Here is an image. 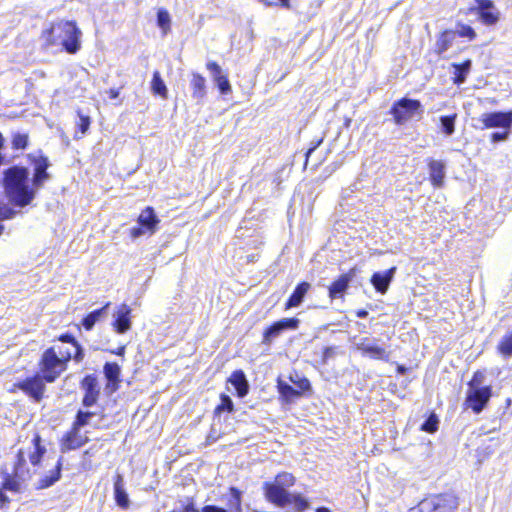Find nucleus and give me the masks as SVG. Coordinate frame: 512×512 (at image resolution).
Here are the masks:
<instances>
[{
	"label": "nucleus",
	"mask_w": 512,
	"mask_h": 512,
	"mask_svg": "<svg viewBox=\"0 0 512 512\" xmlns=\"http://www.w3.org/2000/svg\"><path fill=\"white\" fill-rule=\"evenodd\" d=\"M29 170L12 166L4 171L3 186L11 203L18 207L29 205L35 198L36 190L30 185Z\"/></svg>",
	"instance_id": "nucleus-1"
},
{
	"label": "nucleus",
	"mask_w": 512,
	"mask_h": 512,
	"mask_svg": "<svg viewBox=\"0 0 512 512\" xmlns=\"http://www.w3.org/2000/svg\"><path fill=\"white\" fill-rule=\"evenodd\" d=\"M49 46H60L68 54H76L81 48L82 32L75 21L57 20L42 33Z\"/></svg>",
	"instance_id": "nucleus-2"
},
{
	"label": "nucleus",
	"mask_w": 512,
	"mask_h": 512,
	"mask_svg": "<svg viewBox=\"0 0 512 512\" xmlns=\"http://www.w3.org/2000/svg\"><path fill=\"white\" fill-rule=\"evenodd\" d=\"M295 477L287 472L279 473L274 482L264 483V493L267 500L276 506L285 507L289 501L287 488L294 485Z\"/></svg>",
	"instance_id": "nucleus-3"
},
{
	"label": "nucleus",
	"mask_w": 512,
	"mask_h": 512,
	"mask_svg": "<svg viewBox=\"0 0 512 512\" xmlns=\"http://www.w3.org/2000/svg\"><path fill=\"white\" fill-rule=\"evenodd\" d=\"M396 125H404L416 115L423 114L422 104L419 100L403 97L393 103L389 112Z\"/></svg>",
	"instance_id": "nucleus-4"
},
{
	"label": "nucleus",
	"mask_w": 512,
	"mask_h": 512,
	"mask_svg": "<svg viewBox=\"0 0 512 512\" xmlns=\"http://www.w3.org/2000/svg\"><path fill=\"white\" fill-rule=\"evenodd\" d=\"M31 477L29 470L27 469L26 458L24 452L20 449L16 455V461L14 464L13 475L7 472H3V484L2 487L5 490L12 492H19L21 484Z\"/></svg>",
	"instance_id": "nucleus-5"
},
{
	"label": "nucleus",
	"mask_w": 512,
	"mask_h": 512,
	"mask_svg": "<svg viewBox=\"0 0 512 512\" xmlns=\"http://www.w3.org/2000/svg\"><path fill=\"white\" fill-rule=\"evenodd\" d=\"M39 366L41 376L48 383L54 382L66 370L64 360L59 357L54 347L44 351Z\"/></svg>",
	"instance_id": "nucleus-6"
},
{
	"label": "nucleus",
	"mask_w": 512,
	"mask_h": 512,
	"mask_svg": "<svg viewBox=\"0 0 512 512\" xmlns=\"http://www.w3.org/2000/svg\"><path fill=\"white\" fill-rule=\"evenodd\" d=\"M160 220L152 207H146L137 219V226L131 228L132 238H139L144 235H152L156 232Z\"/></svg>",
	"instance_id": "nucleus-7"
},
{
	"label": "nucleus",
	"mask_w": 512,
	"mask_h": 512,
	"mask_svg": "<svg viewBox=\"0 0 512 512\" xmlns=\"http://www.w3.org/2000/svg\"><path fill=\"white\" fill-rule=\"evenodd\" d=\"M492 396V386L483 388H468L464 405L471 408L475 414L481 413L487 406Z\"/></svg>",
	"instance_id": "nucleus-8"
},
{
	"label": "nucleus",
	"mask_w": 512,
	"mask_h": 512,
	"mask_svg": "<svg viewBox=\"0 0 512 512\" xmlns=\"http://www.w3.org/2000/svg\"><path fill=\"white\" fill-rule=\"evenodd\" d=\"M482 123L481 129L500 128L512 129V110L483 113L478 119Z\"/></svg>",
	"instance_id": "nucleus-9"
},
{
	"label": "nucleus",
	"mask_w": 512,
	"mask_h": 512,
	"mask_svg": "<svg viewBox=\"0 0 512 512\" xmlns=\"http://www.w3.org/2000/svg\"><path fill=\"white\" fill-rule=\"evenodd\" d=\"M44 381L43 377L37 373L32 377H27L15 383L14 386L31 397L35 402H40L46 389Z\"/></svg>",
	"instance_id": "nucleus-10"
},
{
	"label": "nucleus",
	"mask_w": 512,
	"mask_h": 512,
	"mask_svg": "<svg viewBox=\"0 0 512 512\" xmlns=\"http://www.w3.org/2000/svg\"><path fill=\"white\" fill-rule=\"evenodd\" d=\"M299 324L300 320L295 317L282 318L281 320L274 322L272 325L265 329L262 343L265 345H270L273 340L280 336L284 331L298 329Z\"/></svg>",
	"instance_id": "nucleus-11"
},
{
	"label": "nucleus",
	"mask_w": 512,
	"mask_h": 512,
	"mask_svg": "<svg viewBox=\"0 0 512 512\" xmlns=\"http://www.w3.org/2000/svg\"><path fill=\"white\" fill-rule=\"evenodd\" d=\"M30 162L34 165V173L32 178V186L39 189L43 186L44 182L50 178L47 169L50 165L49 160L44 155L28 154Z\"/></svg>",
	"instance_id": "nucleus-12"
},
{
	"label": "nucleus",
	"mask_w": 512,
	"mask_h": 512,
	"mask_svg": "<svg viewBox=\"0 0 512 512\" xmlns=\"http://www.w3.org/2000/svg\"><path fill=\"white\" fill-rule=\"evenodd\" d=\"M453 508L454 501L448 495H435L419 503L420 512H450Z\"/></svg>",
	"instance_id": "nucleus-13"
},
{
	"label": "nucleus",
	"mask_w": 512,
	"mask_h": 512,
	"mask_svg": "<svg viewBox=\"0 0 512 512\" xmlns=\"http://www.w3.org/2000/svg\"><path fill=\"white\" fill-rule=\"evenodd\" d=\"M357 350L361 351L364 356H368L375 360L388 362L390 360L391 352L385 348L380 347L375 340L369 338H362L356 344Z\"/></svg>",
	"instance_id": "nucleus-14"
},
{
	"label": "nucleus",
	"mask_w": 512,
	"mask_h": 512,
	"mask_svg": "<svg viewBox=\"0 0 512 512\" xmlns=\"http://www.w3.org/2000/svg\"><path fill=\"white\" fill-rule=\"evenodd\" d=\"M477 13L481 21L487 25H495L500 19V12L492 0H476Z\"/></svg>",
	"instance_id": "nucleus-15"
},
{
	"label": "nucleus",
	"mask_w": 512,
	"mask_h": 512,
	"mask_svg": "<svg viewBox=\"0 0 512 512\" xmlns=\"http://www.w3.org/2000/svg\"><path fill=\"white\" fill-rule=\"evenodd\" d=\"M81 387L85 391L82 399L83 406L91 407L96 404L100 394L96 376L93 374L86 375L81 382Z\"/></svg>",
	"instance_id": "nucleus-16"
},
{
	"label": "nucleus",
	"mask_w": 512,
	"mask_h": 512,
	"mask_svg": "<svg viewBox=\"0 0 512 512\" xmlns=\"http://www.w3.org/2000/svg\"><path fill=\"white\" fill-rule=\"evenodd\" d=\"M62 460L63 458L60 457L53 468L49 469L43 474H40L39 479L34 483V486L37 490L49 488L60 480L62 471Z\"/></svg>",
	"instance_id": "nucleus-17"
},
{
	"label": "nucleus",
	"mask_w": 512,
	"mask_h": 512,
	"mask_svg": "<svg viewBox=\"0 0 512 512\" xmlns=\"http://www.w3.org/2000/svg\"><path fill=\"white\" fill-rule=\"evenodd\" d=\"M396 267H392L383 272H375L371 277V284L375 290L381 294H385L394 278Z\"/></svg>",
	"instance_id": "nucleus-18"
},
{
	"label": "nucleus",
	"mask_w": 512,
	"mask_h": 512,
	"mask_svg": "<svg viewBox=\"0 0 512 512\" xmlns=\"http://www.w3.org/2000/svg\"><path fill=\"white\" fill-rule=\"evenodd\" d=\"M429 176L435 188H441L446 176V164L441 160L431 159L428 162Z\"/></svg>",
	"instance_id": "nucleus-19"
},
{
	"label": "nucleus",
	"mask_w": 512,
	"mask_h": 512,
	"mask_svg": "<svg viewBox=\"0 0 512 512\" xmlns=\"http://www.w3.org/2000/svg\"><path fill=\"white\" fill-rule=\"evenodd\" d=\"M355 273L353 270H350L348 273L342 274L338 279H336L329 286V297L331 299H336L339 297H343L344 293L349 287L350 282L352 281Z\"/></svg>",
	"instance_id": "nucleus-20"
},
{
	"label": "nucleus",
	"mask_w": 512,
	"mask_h": 512,
	"mask_svg": "<svg viewBox=\"0 0 512 512\" xmlns=\"http://www.w3.org/2000/svg\"><path fill=\"white\" fill-rule=\"evenodd\" d=\"M130 313L131 309L123 304L114 315L113 326L117 333L123 334L131 328Z\"/></svg>",
	"instance_id": "nucleus-21"
},
{
	"label": "nucleus",
	"mask_w": 512,
	"mask_h": 512,
	"mask_svg": "<svg viewBox=\"0 0 512 512\" xmlns=\"http://www.w3.org/2000/svg\"><path fill=\"white\" fill-rule=\"evenodd\" d=\"M114 499L120 508L127 509L129 507L130 500L125 489L124 478L119 473L116 474L114 479Z\"/></svg>",
	"instance_id": "nucleus-22"
},
{
	"label": "nucleus",
	"mask_w": 512,
	"mask_h": 512,
	"mask_svg": "<svg viewBox=\"0 0 512 512\" xmlns=\"http://www.w3.org/2000/svg\"><path fill=\"white\" fill-rule=\"evenodd\" d=\"M228 382L234 387L238 397L243 398L249 392V383L242 370L234 371L228 379Z\"/></svg>",
	"instance_id": "nucleus-23"
},
{
	"label": "nucleus",
	"mask_w": 512,
	"mask_h": 512,
	"mask_svg": "<svg viewBox=\"0 0 512 512\" xmlns=\"http://www.w3.org/2000/svg\"><path fill=\"white\" fill-rule=\"evenodd\" d=\"M104 375L108 381L106 389H109L111 393L118 389L120 367L117 363L107 362L103 368Z\"/></svg>",
	"instance_id": "nucleus-24"
},
{
	"label": "nucleus",
	"mask_w": 512,
	"mask_h": 512,
	"mask_svg": "<svg viewBox=\"0 0 512 512\" xmlns=\"http://www.w3.org/2000/svg\"><path fill=\"white\" fill-rule=\"evenodd\" d=\"M456 39V32L453 30H444L441 32L435 42V53L442 56L451 46Z\"/></svg>",
	"instance_id": "nucleus-25"
},
{
	"label": "nucleus",
	"mask_w": 512,
	"mask_h": 512,
	"mask_svg": "<svg viewBox=\"0 0 512 512\" xmlns=\"http://www.w3.org/2000/svg\"><path fill=\"white\" fill-rule=\"evenodd\" d=\"M311 285L308 282L299 283L293 293L290 295L288 300L285 303V309H290L294 307H298L303 302L307 292L309 291Z\"/></svg>",
	"instance_id": "nucleus-26"
},
{
	"label": "nucleus",
	"mask_w": 512,
	"mask_h": 512,
	"mask_svg": "<svg viewBox=\"0 0 512 512\" xmlns=\"http://www.w3.org/2000/svg\"><path fill=\"white\" fill-rule=\"evenodd\" d=\"M190 86L192 89L193 99L196 100L197 104H201L203 102L204 97L206 96L205 78L198 73H193Z\"/></svg>",
	"instance_id": "nucleus-27"
},
{
	"label": "nucleus",
	"mask_w": 512,
	"mask_h": 512,
	"mask_svg": "<svg viewBox=\"0 0 512 512\" xmlns=\"http://www.w3.org/2000/svg\"><path fill=\"white\" fill-rule=\"evenodd\" d=\"M277 389L281 400L286 404L292 403L296 398H299L302 395L299 390L281 379H278L277 381Z\"/></svg>",
	"instance_id": "nucleus-28"
},
{
	"label": "nucleus",
	"mask_w": 512,
	"mask_h": 512,
	"mask_svg": "<svg viewBox=\"0 0 512 512\" xmlns=\"http://www.w3.org/2000/svg\"><path fill=\"white\" fill-rule=\"evenodd\" d=\"M230 496L226 506L228 512H242V492L236 487H230Z\"/></svg>",
	"instance_id": "nucleus-29"
},
{
	"label": "nucleus",
	"mask_w": 512,
	"mask_h": 512,
	"mask_svg": "<svg viewBox=\"0 0 512 512\" xmlns=\"http://www.w3.org/2000/svg\"><path fill=\"white\" fill-rule=\"evenodd\" d=\"M108 306L109 303L100 309H96L90 312L87 316L83 318L82 326L88 331L91 330L94 327V325L106 314Z\"/></svg>",
	"instance_id": "nucleus-30"
},
{
	"label": "nucleus",
	"mask_w": 512,
	"mask_h": 512,
	"mask_svg": "<svg viewBox=\"0 0 512 512\" xmlns=\"http://www.w3.org/2000/svg\"><path fill=\"white\" fill-rule=\"evenodd\" d=\"M32 444L34 450L29 453V460L33 466H37L40 463L43 455L45 454L46 449L44 446L41 445V438L38 434L34 436Z\"/></svg>",
	"instance_id": "nucleus-31"
},
{
	"label": "nucleus",
	"mask_w": 512,
	"mask_h": 512,
	"mask_svg": "<svg viewBox=\"0 0 512 512\" xmlns=\"http://www.w3.org/2000/svg\"><path fill=\"white\" fill-rule=\"evenodd\" d=\"M452 66L455 69L454 83L458 85L464 83L466 76L471 69L472 61L467 59L460 64L453 63Z\"/></svg>",
	"instance_id": "nucleus-32"
},
{
	"label": "nucleus",
	"mask_w": 512,
	"mask_h": 512,
	"mask_svg": "<svg viewBox=\"0 0 512 512\" xmlns=\"http://www.w3.org/2000/svg\"><path fill=\"white\" fill-rule=\"evenodd\" d=\"M457 114L443 115L440 117V129L446 136H451L455 132V123Z\"/></svg>",
	"instance_id": "nucleus-33"
},
{
	"label": "nucleus",
	"mask_w": 512,
	"mask_h": 512,
	"mask_svg": "<svg viewBox=\"0 0 512 512\" xmlns=\"http://www.w3.org/2000/svg\"><path fill=\"white\" fill-rule=\"evenodd\" d=\"M79 431L72 429L65 437L63 441V449L75 450L84 444L78 436Z\"/></svg>",
	"instance_id": "nucleus-34"
},
{
	"label": "nucleus",
	"mask_w": 512,
	"mask_h": 512,
	"mask_svg": "<svg viewBox=\"0 0 512 512\" xmlns=\"http://www.w3.org/2000/svg\"><path fill=\"white\" fill-rule=\"evenodd\" d=\"M152 91L154 94L161 96L162 98H167V87L161 78L160 72L155 71L152 77Z\"/></svg>",
	"instance_id": "nucleus-35"
},
{
	"label": "nucleus",
	"mask_w": 512,
	"mask_h": 512,
	"mask_svg": "<svg viewBox=\"0 0 512 512\" xmlns=\"http://www.w3.org/2000/svg\"><path fill=\"white\" fill-rule=\"evenodd\" d=\"M293 504L295 512H304L310 507V504L306 498L300 494H289V501L287 505Z\"/></svg>",
	"instance_id": "nucleus-36"
},
{
	"label": "nucleus",
	"mask_w": 512,
	"mask_h": 512,
	"mask_svg": "<svg viewBox=\"0 0 512 512\" xmlns=\"http://www.w3.org/2000/svg\"><path fill=\"white\" fill-rule=\"evenodd\" d=\"M95 416L94 412L79 410L76 414V419L73 423L72 429L80 431V429L86 426L90 419Z\"/></svg>",
	"instance_id": "nucleus-37"
},
{
	"label": "nucleus",
	"mask_w": 512,
	"mask_h": 512,
	"mask_svg": "<svg viewBox=\"0 0 512 512\" xmlns=\"http://www.w3.org/2000/svg\"><path fill=\"white\" fill-rule=\"evenodd\" d=\"M439 419L435 413H431L421 424V430L427 433H434L438 430Z\"/></svg>",
	"instance_id": "nucleus-38"
},
{
	"label": "nucleus",
	"mask_w": 512,
	"mask_h": 512,
	"mask_svg": "<svg viewBox=\"0 0 512 512\" xmlns=\"http://www.w3.org/2000/svg\"><path fill=\"white\" fill-rule=\"evenodd\" d=\"M170 15L167 10L159 9L157 12V25L166 33L170 29Z\"/></svg>",
	"instance_id": "nucleus-39"
},
{
	"label": "nucleus",
	"mask_w": 512,
	"mask_h": 512,
	"mask_svg": "<svg viewBox=\"0 0 512 512\" xmlns=\"http://www.w3.org/2000/svg\"><path fill=\"white\" fill-rule=\"evenodd\" d=\"M28 135L23 133H14L12 136V148L15 150L25 149L28 145Z\"/></svg>",
	"instance_id": "nucleus-40"
},
{
	"label": "nucleus",
	"mask_w": 512,
	"mask_h": 512,
	"mask_svg": "<svg viewBox=\"0 0 512 512\" xmlns=\"http://www.w3.org/2000/svg\"><path fill=\"white\" fill-rule=\"evenodd\" d=\"M221 403L216 407L215 412L220 414L221 412H232L234 410V404L230 396L221 394Z\"/></svg>",
	"instance_id": "nucleus-41"
},
{
	"label": "nucleus",
	"mask_w": 512,
	"mask_h": 512,
	"mask_svg": "<svg viewBox=\"0 0 512 512\" xmlns=\"http://www.w3.org/2000/svg\"><path fill=\"white\" fill-rule=\"evenodd\" d=\"M486 375L484 371H476L472 379L468 382V388H483L485 385Z\"/></svg>",
	"instance_id": "nucleus-42"
},
{
	"label": "nucleus",
	"mask_w": 512,
	"mask_h": 512,
	"mask_svg": "<svg viewBox=\"0 0 512 512\" xmlns=\"http://www.w3.org/2000/svg\"><path fill=\"white\" fill-rule=\"evenodd\" d=\"M456 32V36L468 38L470 40H473L476 37V32L474 29L466 24H459V29Z\"/></svg>",
	"instance_id": "nucleus-43"
},
{
	"label": "nucleus",
	"mask_w": 512,
	"mask_h": 512,
	"mask_svg": "<svg viewBox=\"0 0 512 512\" xmlns=\"http://www.w3.org/2000/svg\"><path fill=\"white\" fill-rule=\"evenodd\" d=\"M222 95H227L231 92V84L227 78V75L222 76L214 81Z\"/></svg>",
	"instance_id": "nucleus-44"
},
{
	"label": "nucleus",
	"mask_w": 512,
	"mask_h": 512,
	"mask_svg": "<svg viewBox=\"0 0 512 512\" xmlns=\"http://www.w3.org/2000/svg\"><path fill=\"white\" fill-rule=\"evenodd\" d=\"M207 69L210 71L213 81L224 76L222 68L214 61H209L207 63Z\"/></svg>",
	"instance_id": "nucleus-45"
},
{
	"label": "nucleus",
	"mask_w": 512,
	"mask_h": 512,
	"mask_svg": "<svg viewBox=\"0 0 512 512\" xmlns=\"http://www.w3.org/2000/svg\"><path fill=\"white\" fill-rule=\"evenodd\" d=\"M290 380L298 386V388L301 390V393L309 392L312 390L311 383L307 378H300L295 380L293 377H290Z\"/></svg>",
	"instance_id": "nucleus-46"
},
{
	"label": "nucleus",
	"mask_w": 512,
	"mask_h": 512,
	"mask_svg": "<svg viewBox=\"0 0 512 512\" xmlns=\"http://www.w3.org/2000/svg\"><path fill=\"white\" fill-rule=\"evenodd\" d=\"M510 134H511V130H503L501 132H493L491 134V142L492 143L504 142V141L508 140Z\"/></svg>",
	"instance_id": "nucleus-47"
},
{
	"label": "nucleus",
	"mask_w": 512,
	"mask_h": 512,
	"mask_svg": "<svg viewBox=\"0 0 512 512\" xmlns=\"http://www.w3.org/2000/svg\"><path fill=\"white\" fill-rule=\"evenodd\" d=\"M79 130L85 134L90 126V118L88 116H80Z\"/></svg>",
	"instance_id": "nucleus-48"
},
{
	"label": "nucleus",
	"mask_w": 512,
	"mask_h": 512,
	"mask_svg": "<svg viewBox=\"0 0 512 512\" xmlns=\"http://www.w3.org/2000/svg\"><path fill=\"white\" fill-rule=\"evenodd\" d=\"M72 347L74 348V354H72V357L78 362L81 361L84 357V352H83L82 347L80 346V344L78 342L76 344H74Z\"/></svg>",
	"instance_id": "nucleus-49"
},
{
	"label": "nucleus",
	"mask_w": 512,
	"mask_h": 512,
	"mask_svg": "<svg viewBox=\"0 0 512 512\" xmlns=\"http://www.w3.org/2000/svg\"><path fill=\"white\" fill-rule=\"evenodd\" d=\"M201 512H228V510L217 505H205L201 508Z\"/></svg>",
	"instance_id": "nucleus-50"
},
{
	"label": "nucleus",
	"mask_w": 512,
	"mask_h": 512,
	"mask_svg": "<svg viewBox=\"0 0 512 512\" xmlns=\"http://www.w3.org/2000/svg\"><path fill=\"white\" fill-rule=\"evenodd\" d=\"M58 339H59V341H61L63 343H69L72 346L77 343L74 336L70 333H64Z\"/></svg>",
	"instance_id": "nucleus-51"
},
{
	"label": "nucleus",
	"mask_w": 512,
	"mask_h": 512,
	"mask_svg": "<svg viewBox=\"0 0 512 512\" xmlns=\"http://www.w3.org/2000/svg\"><path fill=\"white\" fill-rule=\"evenodd\" d=\"M60 358L64 360V365L66 366L67 362L72 358V352L70 350L62 351L59 350Z\"/></svg>",
	"instance_id": "nucleus-52"
},
{
	"label": "nucleus",
	"mask_w": 512,
	"mask_h": 512,
	"mask_svg": "<svg viewBox=\"0 0 512 512\" xmlns=\"http://www.w3.org/2000/svg\"><path fill=\"white\" fill-rule=\"evenodd\" d=\"M322 140H318L311 148H309L305 154L306 162L308 161L310 155L317 149V147L321 144Z\"/></svg>",
	"instance_id": "nucleus-53"
},
{
	"label": "nucleus",
	"mask_w": 512,
	"mask_h": 512,
	"mask_svg": "<svg viewBox=\"0 0 512 512\" xmlns=\"http://www.w3.org/2000/svg\"><path fill=\"white\" fill-rule=\"evenodd\" d=\"M334 350L332 347H326L323 351V360L326 361L328 358L332 357Z\"/></svg>",
	"instance_id": "nucleus-54"
},
{
	"label": "nucleus",
	"mask_w": 512,
	"mask_h": 512,
	"mask_svg": "<svg viewBox=\"0 0 512 512\" xmlns=\"http://www.w3.org/2000/svg\"><path fill=\"white\" fill-rule=\"evenodd\" d=\"M110 99H117L120 95V89L111 88L108 92Z\"/></svg>",
	"instance_id": "nucleus-55"
},
{
	"label": "nucleus",
	"mask_w": 512,
	"mask_h": 512,
	"mask_svg": "<svg viewBox=\"0 0 512 512\" xmlns=\"http://www.w3.org/2000/svg\"><path fill=\"white\" fill-rule=\"evenodd\" d=\"M8 502V497L0 490V507L2 508Z\"/></svg>",
	"instance_id": "nucleus-56"
},
{
	"label": "nucleus",
	"mask_w": 512,
	"mask_h": 512,
	"mask_svg": "<svg viewBox=\"0 0 512 512\" xmlns=\"http://www.w3.org/2000/svg\"><path fill=\"white\" fill-rule=\"evenodd\" d=\"M357 317L359 318H366L368 316V311L365 309H360L356 312Z\"/></svg>",
	"instance_id": "nucleus-57"
},
{
	"label": "nucleus",
	"mask_w": 512,
	"mask_h": 512,
	"mask_svg": "<svg viewBox=\"0 0 512 512\" xmlns=\"http://www.w3.org/2000/svg\"><path fill=\"white\" fill-rule=\"evenodd\" d=\"M113 353H115L118 356H123L125 353V347L121 346V347L117 348V350L114 351Z\"/></svg>",
	"instance_id": "nucleus-58"
},
{
	"label": "nucleus",
	"mask_w": 512,
	"mask_h": 512,
	"mask_svg": "<svg viewBox=\"0 0 512 512\" xmlns=\"http://www.w3.org/2000/svg\"><path fill=\"white\" fill-rule=\"evenodd\" d=\"M316 512H331L327 507H319L316 509Z\"/></svg>",
	"instance_id": "nucleus-59"
},
{
	"label": "nucleus",
	"mask_w": 512,
	"mask_h": 512,
	"mask_svg": "<svg viewBox=\"0 0 512 512\" xmlns=\"http://www.w3.org/2000/svg\"><path fill=\"white\" fill-rule=\"evenodd\" d=\"M397 371L400 374H404L406 372V368L404 366H398Z\"/></svg>",
	"instance_id": "nucleus-60"
},
{
	"label": "nucleus",
	"mask_w": 512,
	"mask_h": 512,
	"mask_svg": "<svg viewBox=\"0 0 512 512\" xmlns=\"http://www.w3.org/2000/svg\"><path fill=\"white\" fill-rule=\"evenodd\" d=\"M281 2V4L285 7H288L289 6V0H279Z\"/></svg>",
	"instance_id": "nucleus-61"
},
{
	"label": "nucleus",
	"mask_w": 512,
	"mask_h": 512,
	"mask_svg": "<svg viewBox=\"0 0 512 512\" xmlns=\"http://www.w3.org/2000/svg\"><path fill=\"white\" fill-rule=\"evenodd\" d=\"M258 1L264 3L266 6H272L273 5L271 2H267V0H258Z\"/></svg>",
	"instance_id": "nucleus-62"
},
{
	"label": "nucleus",
	"mask_w": 512,
	"mask_h": 512,
	"mask_svg": "<svg viewBox=\"0 0 512 512\" xmlns=\"http://www.w3.org/2000/svg\"><path fill=\"white\" fill-rule=\"evenodd\" d=\"M3 230H4L3 225H0V235L2 234Z\"/></svg>",
	"instance_id": "nucleus-63"
}]
</instances>
